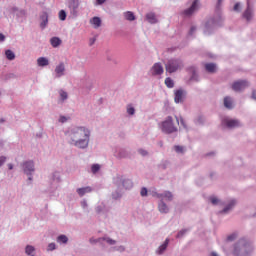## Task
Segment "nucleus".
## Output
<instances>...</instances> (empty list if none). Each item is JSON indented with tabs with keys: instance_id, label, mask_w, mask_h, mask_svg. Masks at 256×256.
<instances>
[{
	"instance_id": "obj_1",
	"label": "nucleus",
	"mask_w": 256,
	"mask_h": 256,
	"mask_svg": "<svg viewBox=\"0 0 256 256\" xmlns=\"http://www.w3.org/2000/svg\"><path fill=\"white\" fill-rule=\"evenodd\" d=\"M91 132L85 127H76L72 130L71 139L74 141L75 147L85 149L89 145V137Z\"/></svg>"
},
{
	"instance_id": "obj_2",
	"label": "nucleus",
	"mask_w": 256,
	"mask_h": 256,
	"mask_svg": "<svg viewBox=\"0 0 256 256\" xmlns=\"http://www.w3.org/2000/svg\"><path fill=\"white\" fill-rule=\"evenodd\" d=\"M234 255L236 256H247L249 253H251V244H249L245 240H240L235 246H234Z\"/></svg>"
},
{
	"instance_id": "obj_3",
	"label": "nucleus",
	"mask_w": 256,
	"mask_h": 256,
	"mask_svg": "<svg viewBox=\"0 0 256 256\" xmlns=\"http://www.w3.org/2000/svg\"><path fill=\"white\" fill-rule=\"evenodd\" d=\"M165 69L168 73H175L183 69V61H181L180 59H170L166 63Z\"/></svg>"
},
{
	"instance_id": "obj_4",
	"label": "nucleus",
	"mask_w": 256,
	"mask_h": 256,
	"mask_svg": "<svg viewBox=\"0 0 256 256\" xmlns=\"http://www.w3.org/2000/svg\"><path fill=\"white\" fill-rule=\"evenodd\" d=\"M162 131L164 133H175L177 127L173 124V117L168 116L165 121L162 122Z\"/></svg>"
},
{
	"instance_id": "obj_5",
	"label": "nucleus",
	"mask_w": 256,
	"mask_h": 256,
	"mask_svg": "<svg viewBox=\"0 0 256 256\" xmlns=\"http://www.w3.org/2000/svg\"><path fill=\"white\" fill-rule=\"evenodd\" d=\"M222 125H225L228 129H235V127H240L241 123L236 119L225 118L222 120Z\"/></svg>"
},
{
	"instance_id": "obj_6",
	"label": "nucleus",
	"mask_w": 256,
	"mask_h": 256,
	"mask_svg": "<svg viewBox=\"0 0 256 256\" xmlns=\"http://www.w3.org/2000/svg\"><path fill=\"white\" fill-rule=\"evenodd\" d=\"M247 87H249V83L245 80L236 81L232 84L233 91H243Z\"/></svg>"
},
{
	"instance_id": "obj_7",
	"label": "nucleus",
	"mask_w": 256,
	"mask_h": 256,
	"mask_svg": "<svg viewBox=\"0 0 256 256\" xmlns=\"http://www.w3.org/2000/svg\"><path fill=\"white\" fill-rule=\"evenodd\" d=\"M23 171L26 175H31L35 171V164L33 161H27L22 164Z\"/></svg>"
},
{
	"instance_id": "obj_8",
	"label": "nucleus",
	"mask_w": 256,
	"mask_h": 256,
	"mask_svg": "<svg viewBox=\"0 0 256 256\" xmlns=\"http://www.w3.org/2000/svg\"><path fill=\"white\" fill-rule=\"evenodd\" d=\"M163 72H164V69L161 63H155L150 70L151 75H154V76L163 75Z\"/></svg>"
},
{
	"instance_id": "obj_9",
	"label": "nucleus",
	"mask_w": 256,
	"mask_h": 256,
	"mask_svg": "<svg viewBox=\"0 0 256 256\" xmlns=\"http://www.w3.org/2000/svg\"><path fill=\"white\" fill-rule=\"evenodd\" d=\"M174 95H175L174 97L175 103H183L185 99V92L183 91V89L176 90Z\"/></svg>"
},
{
	"instance_id": "obj_10",
	"label": "nucleus",
	"mask_w": 256,
	"mask_h": 256,
	"mask_svg": "<svg viewBox=\"0 0 256 256\" xmlns=\"http://www.w3.org/2000/svg\"><path fill=\"white\" fill-rule=\"evenodd\" d=\"M199 8V0H195L191 7L187 10L184 11V15H193V13H195V11H197V9Z\"/></svg>"
},
{
	"instance_id": "obj_11",
	"label": "nucleus",
	"mask_w": 256,
	"mask_h": 256,
	"mask_svg": "<svg viewBox=\"0 0 256 256\" xmlns=\"http://www.w3.org/2000/svg\"><path fill=\"white\" fill-rule=\"evenodd\" d=\"M155 197L158 199H163V197L166 199V201H173V194L169 191H166L164 194L156 193Z\"/></svg>"
},
{
	"instance_id": "obj_12",
	"label": "nucleus",
	"mask_w": 256,
	"mask_h": 256,
	"mask_svg": "<svg viewBox=\"0 0 256 256\" xmlns=\"http://www.w3.org/2000/svg\"><path fill=\"white\" fill-rule=\"evenodd\" d=\"M55 73H56V77H63L65 73V64L60 63L58 66H56Z\"/></svg>"
},
{
	"instance_id": "obj_13",
	"label": "nucleus",
	"mask_w": 256,
	"mask_h": 256,
	"mask_svg": "<svg viewBox=\"0 0 256 256\" xmlns=\"http://www.w3.org/2000/svg\"><path fill=\"white\" fill-rule=\"evenodd\" d=\"M204 67L208 73H217V64L215 63H206Z\"/></svg>"
},
{
	"instance_id": "obj_14",
	"label": "nucleus",
	"mask_w": 256,
	"mask_h": 256,
	"mask_svg": "<svg viewBox=\"0 0 256 256\" xmlns=\"http://www.w3.org/2000/svg\"><path fill=\"white\" fill-rule=\"evenodd\" d=\"M243 17L246 21H251V19L253 18V11L251 10V7L249 5L243 13Z\"/></svg>"
},
{
	"instance_id": "obj_15",
	"label": "nucleus",
	"mask_w": 256,
	"mask_h": 256,
	"mask_svg": "<svg viewBox=\"0 0 256 256\" xmlns=\"http://www.w3.org/2000/svg\"><path fill=\"white\" fill-rule=\"evenodd\" d=\"M92 191L93 189L89 186L77 189V193L80 197H83V195H85L86 193H91Z\"/></svg>"
},
{
	"instance_id": "obj_16",
	"label": "nucleus",
	"mask_w": 256,
	"mask_h": 256,
	"mask_svg": "<svg viewBox=\"0 0 256 256\" xmlns=\"http://www.w3.org/2000/svg\"><path fill=\"white\" fill-rule=\"evenodd\" d=\"M146 20L148 21V23L155 24L157 23V16H155V13L150 12L146 14Z\"/></svg>"
},
{
	"instance_id": "obj_17",
	"label": "nucleus",
	"mask_w": 256,
	"mask_h": 256,
	"mask_svg": "<svg viewBox=\"0 0 256 256\" xmlns=\"http://www.w3.org/2000/svg\"><path fill=\"white\" fill-rule=\"evenodd\" d=\"M91 25L94 26V29H99V27H101V18L99 17H93L90 20Z\"/></svg>"
},
{
	"instance_id": "obj_18",
	"label": "nucleus",
	"mask_w": 256,
	"mask_h": 256,
	"mask_svg": "<svg viewBox=\"0 0 256 256\" xmlns=\"http://www.w3.org/2000/svg\"><path fill=\"white\" fill-rule=\"evenodd\" d=\"M38 67H47L49 65V59L45 57H40L37 59Z\"/></svg>"
},
{
	"instance_id": "obj_19",
	"label": "nucleus",
	"mask_w": 256,
	"mask_h": 256,
	"mask_svg": "<svg viewBox=\"0 0 256 256\" xmlns=\"http://www.w3.org/2000/svg\"><path fill=\"white\" fill-rule=\"evenodd\" d=\"M158 210L160 213H169V207L163 201L158 204Z\"/></svg>"
},
{
	"instance_id": "obj_20",
	"label": "nucleus",
	"mask_w": 256,
	"mask_h": 256,
	"mask_svg": "<svg viewBox=\"0 0 256 256\" xmlns=\"http://www.w3.org/2000/svg\"><path fill=\"white\" fill-rule=\"evenodd\" d=\"M224 106L226 109H233V100L231 97L227 96L224 98Z\"/></svg>"
},
{
	"instance_id": "obj_21",
	"label": "nucleus",
	"mask_w": 256,
	"mask_h": 256,
	"mask_svg": "<svg viewBox=\"0 0 256 256\" xmlns=\"http://www.w3.org/2000/svg\"><path fill=\"white\" fill-rule=\"evenodd\" d=\"M69 7L75 13V11H77V9H79V0H70Z\"/></svg>"
},
{
	"instance_id": "obj_22",
	"label": "nucleus",
	"mask_w": 256,
	"mask_h": 256,
	"mask_svg": "<svg viewBox=\"0 0 256 256\" xmlns=\"http://www.w3.org/2000/svg\"><path fill=\"white\" fill-rule=\"evenodd\" d=\"M50 43L52 47L57 48L59 45H61L62 41L59 39V37H52L50 39Z\"/></svg>"
},
{
	"instance_id": "obj_23",
	"label": "nucleus",
	"mask_w": 256,
	"mask_h": 256,
	"mask_svg": "<svg viewBox=\"0 0 256 256\" xmlns=\"http://www.w3.org/2000/svg\"><path fill=\"white\" fill-rule=\"evenodd\" d=\"M124 17L127 21H135V14L131 11L125 12Z\"/></svg>"
},
{
	"instance_id": "obj_24",
	"label": "nucleus",
	"mask_w": 256,
	"mask_h": 256,
	"mask_svg": "<svg viewBox=\"0 0 256 256\" xmlns=\"http://www.w3.org/2000/svg\"><path fill=\"white\" fill-rule=\"evenodd\" d=\"M169 245V239H166L164 243L158 248V253L161 255L165 249H167V246Z\"/></svg>"
},
{
	"instance_id": "obj_25",
	"label": "nucleus",
	"mask_w": 256,
	"mask_h": 256,
	"mask_svg": "<svg viewBox=\"0 0 256 256\" xmlns=\"http://www.w3.org/2000/svg\"><path fill=\"white\" fill-rule=\"evenodd\" d=\"M165 85L169 89H173V87H175V83L173 82V79H171L170 77L165 79Z\"/></svg>"
},
{
	"instance_id": "obj_26",
	"label": "nucleus",
	"mask_w": 256,
	"mask_h": 256,
	"mask_svg": "<svg viewBox=\"0 0 256 256\" xmlns=\"http://www.w3.org/2000/svg\"><path fill=\"white\" fill-rule=\"evenodd\" d=\"M5 55L9 61H13V59H15V53L11 50H6Z\"/></svg>"
},
{
	"instance_id": "obj_27",
	"label": "nucleus",
	"mask_w": 256,
	"mask_h": 256,
	"mask_svg": "<svg viewBox=\"0 0 256 256\" xmlns=\"http://www.w3.org/2000/svg\"><path fill=\"white\" fill-rule=\"evenodd\" d=\"M35 252V247L31 246V245H27L25 248V253L26 255H32Z\"/></svg>"
},
{
	"instance_id": "obj_28",
	"label": "nucleus",
	"mask_w": 256,
	"mask_h": 256,
	"mask_svg": "<svg viewBox=\"0 0 256 256\" xmlns=\"http://www.w3.org/2000/svg\"><path fill=\"white\" fill-rule=\"evenodd\" d=\"M69 238L66 235H60L57 237V243H67Z\"/></svg>"
},
{
	"instance_id": "obj_29",
	"label": "nucleus",
	"mask_w": 256,
	"mask_h": 256,
	"mask_svg": "<svg viewBox=\"0 0 256 256\" xmlns=\"http://www.w3.org/2000/svg\"><path fill=\"white\" fill-rule=\"evenodd\" d=\"M235 206V200H232L228 206H226L223 209V213H227L229 210L233 209V207Z\"/></svg>"
},
{
	"instance_id": "obj_30",
	"label": "nucleus",
	"mask_w": 256,
	"mask_h": 256,
	"mask_svg": "<svg viewBox=\"0 0 256 256\" xmlns=\"http://www.w3.org/2000/svg\"><path fill=\"white\" fill-rule=\"evenodd\" d=\"M127 113L128 115H135V108L133 107V105L131 104L127 105Z\"/></svg>"
},
{
	"instance_id": "obj_31",
	"label": "nucleus",
	"mask_w": 256,
	"mask_h": 256,
	"mask_svg": "<svg viewBox=\"0 0 256 256\" xmlns=\"http://www.w3.org/2000/svg\"><path fill=\"white\" fill-rule=\"evenodd\" d=\"M59 19L60 21H65L67 19V13L65 12V10H61L59 12Z\"/></svg>"
},
{
	"instance_id": "obj_32",
	"label": "nucleus",
	"mask_w": 256,
	"mask_h": 256,
	"mask_svg": "<svg viewBox=\"0 0 256 256\" xmlns=\"http://www.w3.org/2000/svg\"><path fill=\"white\" fill-rule=\"evenodd\" d=\"M174 151H176V153H185V148L183 146H174Z\"/></svg>"
},
{
	"instance_id": "obj_33",
	"label": "nucleus",
	"mask_w": 256,
	"mask_h": 256,
	"mask_svg": "<svg viewBox=\"0 0 256 256\" xmlns=\"http://www.w3.org/2000/svg\"><path fill=\"white\" fill-rule=\"evenodd\" d=\"M176 121H177L178 125H179V121H180L181 126L184 129H187V124H185V120L183 118L180 117V119H179V118L176 117Z\"/></svg>"
},
{
	"instance_id": "obj_34",
	"label": "nucleus",
	"mask_w": 256,
	"mask_h": 256,
	"mask_svg": "<svg viewBox=\"0 0 256 256\" xmlns=\"http://www.w3.org/2000/svg\"><path fill=\"white\" fill-rule=\"evenodd\" d=\"M99 169H101V166L99 164H94L91 167L92 173H97V171H99Z\"/></svg>"
},
{
	"instance_id": "obj_35",
	"label": "nucleus",
	"mask_w": 256,
	"mask_h": 256,
	"mask_svg": "<svg viewBox=\"0 0 256 256\" xmlns=\"http://www.w3.org/2000/svg\"><path fill=\"white\" fill-rule=\"evenodd\" d=\"M123 185L126 189H131V187H133V182H131V180H127L123 183Z\"/></svg>"
},
{
	"instance_id": "obj_36",
	"label": "nucleus",
	"mask_w": 256,
	"mask_h": 256,
	"mask_svg": "<svg viewBox=\"0 0 256 256\" xmlns=\"http://www.w3.org/2000/svg\"><path fill=\"white\" fill-rule=\"evenodd\" d=\"M103 241H106L109 245H115V240L111 239V238H102Z\"/></svg>"
},
{
	"instance_id": "obj_37",
	"label": "nucleus",
	"mask_w": 256,
	"mask_h": 256,
	"mask_svg": "<svg viewBox=\"0 0 256 256\" xmlns=\"http://www.w3.org/2000/svg\"><path fill=\"white\" fill-rule=\"evenodd\" d=\"M60 97H61L62 101H65V99H67V97H68L67 92L61 90L60 91Z\"/></svg>"
},
{
	"instance_id": "obj_38",
	"label": "nucleus",
	"mask_w": 256,
	"mask_h": 256,
	"mask_svg": "<svg viewBox=\"0 0 256 256\" xmlns=\"http://www.w3.org/2000/svg\"><path fill=\"white\" fill-rule=\"evenodd\" d=\"M141 197H147V188H142L140 191Z\"/></svg>"
},
{
	"instance_id": "obj_39",
	"label": "nucleus",
	"mask_w": 256,
	"mask_h": 256,
	"mask_svg": "<svg viewBox=\"0 0 256 256\" xmlns=\"http://www.w3.org/2000/svg\"><path fill=\"white\" fill-rule=\"evenodd\" d=\"M210 201H211L212 205H217V203H219V199H217V197H211Z\"/></svg>"
},
{
	"instance_id": "obj_40",
	"label": "nucleus",
	"mask_w": 256,
	"mask_h": 256,
	"mask_svg": "<svg viewBox=\"0 0 256 256\" xmlns=\"http://www.w3.org/2000/svg\"><path fill=\"white\" fill-rule=\"evenodd\" d=\"M234 11H236V12H239V11H241V4L240 3H236L235 5H234Z\"/></svg>"
},
{
	"instance_id": "obj_41",
	"label": "nucleus",
	"mask_w": 256,
	"mask_h": 256,
	"mask_svg": "<svg viewBox=\"0 0 256 256\" xmlns=\"http://www.w3.org/2000/svg\"><path fill=\"white\" fill-rule=\"evenodd\" d=\"M237 238V234H232L230 236L227 237L228 241H234Z\"/></svg>"
},
{
	"instance_id": "obj_42",
	"label": "nucleus",
	"mask_w": 256,
	"mask_h": 256,
	"mask_svg": "<svg viewBox=\"0 0 256 256\" xmlns=\"http://www.w3.org/2000/svg\"><path fill=\"white\" fill-rule=\"evenodd\" d=\"M48 251H55V243H50L48 245Z\"/></svg>"
},
{
	"instance_id": "obj_43",
	"label": "nucleus",
	"mask_w": 256,
	"mask_h": 256,
	"mask_svg": "<svg viewBox=\"0 0 256 256\" xmlns=\"http://www.w3.org/2000/svg\"><path fill=\"white\" fill-rule=\"evenodd\" d=\"M5 161H7V158L5 156H1L0 157V167L3 165V163H5Z\"/></svg>"
},
{
	"instance_id": "obj_44",
	"label": "nucleus",
	"mask_w": 256,
	"mask_h": 256,
	"mask_svg": "<svg viewBox=\"0 0 256 256\" xmlns=\"http://www.w3.org/2000/svg\"><path fill=\"white\" fill-rule=\"evenodd\" d=\"M107 0H96V5H103Z\"/></svg>"
},
{
	"instance_id": "obj_45",
	"label": "nucleus",
	"mask_w": 256,
	"mask_h": 256,
	"mask_svg": "<svg viewBox=\"0 0 256 256\" xmlns=\"http://www.w3.org/2000/svg\"><path fill=\"white\" fill-rule=\"evenodd\" d=\"M185 233H186V230H181V231L178 233L177 237H183V235H185Z\"/></svg>"
},
{
	"instance_id": "obj_46",
	"label": "nucleus",
	"mask_w": 256,
	"mask_h": 256,
	"mask_svg": "<svg viewBox=\"0 0 256 256\" xmlns=\"http://www.w3.org/2000/svg\"><path fill=\"white\" fill-rule=\"evenodd\" d=\"M60 123H65L67 121V118L65 116L60 117L59 119Z\"/></svg>"
},
{
	"instance_id": "obj_47",
	"label": "nucleus",
	"mask_w": 256,
	"mask_h": 256,
	"mask_svg": "<svg viewBox=\"0 0 256 256\" xmlns=\"http://www.w3.org/2000/svg\"><path fill=\"white\" fill-rule=\"evenodd\" d=\"M140 155H143V157H145V155H147V151L140 149L139 150Z\"/></svg>"
},
{
	"instance_id": "obj_48",
	"label": "nucleus",
	"mask_w": 256,
	"mask_h": 256,
	"mask_svg": "<svg viewBox=\"0 0 256 256\" xmlns=\"http://www.w3.org/2000/svg\"><path fill=\"white\" fill-rule=\"evenodd\" d=\"M97 241H101V238H99L98 240H94L93 238L90 239V243H97Z\"/></svg>"
},
{
	"instance_id": "obj_49",
	"label": "nucleus",
	"mask_w": 256,
	"mask_h": 256,
	"mask_svg": "<svg viewBox=\"0 0 256 256\" xmlns=\"http://www.w3.org/2000/svg\"><path fill=\"white\" fill-rule=\"evenodd\" d=\"M0 41H5V35H3L2 33H0Z\"/></svg>"
},
{
	"instance_id": "obj_50",
	"label": "nucleus",
	"mask_w": 256,
	"mask_h": 256,
	"mask_svg": "<svg viewBox=\"0 0 256 256\" xmlns=\"http://www.w3.org/2000/svg\"><path fill=\"white\" fill-rule=\"evenodd\" d=\"M195 27H192L191 29H190V35H193V33H195Z\"/></svg>"
},
{
	"instance_id": "obj_51",
	"label": "nucleus",
	"mask_w": 256,
	"mask_h": 256,
	"mask_svg": "<svg viewBox=\"0 0 256 256\" xmlns=\"http://www.w3.org/2000/svg\"><path fill=\"white\" fill-rule=\"evenodd\" d=\"M45 25H47V19L44 21V23L41 24V27L45 28Z\"/></svg>"
},
{
	"instance_id": "obj_52",
	"label": "nucleus",
	"mask_w": 256,
	"mask_h": 256,
	"mask_svg": "<svg viewBox=\"0 0 256 256\" xmlns=\"http://www.w3.org/2000/svg\"><path fill=\"white\" fill-rule=\"evenodd\" d=\"M252 97H253V99L256 100V91H254V92L252 93Z\"/></svg>"
},
{
	"instance_id": "obj_53",
	"label": "nucleus",
	"mask_w": 256,
	"mask_h": 256,
	"mask_svg": "<svg viewBox=\"0 0 256 256\" xmlns=\"http://www.w3.org/2000/svg\"><path fill=\"white\" fill-rule=\"evenodd\" d=\"M97 213H101V207L96 208Z\"/></svg>"
},
{
	"instance_id": "obj_54",
	"label": "nucleus",
	"mask_w": 256,
	"mask_h": 256,
	"mask_svg": "<svg viewBox=\"0 0 256 256\" xmlns=\"http://www.w3.org/2000/svg\"><path fill=\"white\" fill-rule=\"evenodd\" d=\"M93 43H95V38H93L92 40H90V45H93Z\"/></svg>"
},
{
	"instance_id": "obj_55",
	"label": "nucleus",
	"mask_w": 256,
	"mask_h": 256,
	"mask_svg": "<svg viewBox=\"0 0 256 256\" xmlns=\"http://www.w3.org/2000/svg\"><path fill=\"white\" fill-rule=\"evenodd\" d=\"M8 168L11 170L13 169V164H8Z\"/></svg>"
},
{
	"instance_id": "obj_56",
	"label": "nucleus",
	"mask_w": 256,
	"mask_h": 256,
	"mask_svg": "<svg viewBox=\"0 0 256 256\" xmlns=\"http://www.w3.org/2000/svg\"><path fill=\"white\" fill-rule=\"evenodd\" d=\"M82 206L86 207L87 206V202H82Z\"/></svg>"
},
{
	"instance_id": "obj_57",
	"label": "nucleus",
	"mask_w": 256,
	"mask_h": 256,
	"mask_svg": "<svg viewBox=\"0 0 256 256\" xmlns=\"http://www.w3.org/2000/svg\"><path fill=\"white\" fill-rule=\"evenodd\" d=\"M12 11L15 13V11H17V8H12Z\"/></svg>"
},
{
	"instance_id": "obj_58",
	"label": "nucleus",
	"mask_w": 256,
	"mask_h": 256,
	"mask_svg": "<svg viewBox=\"0 0 256 256\" xmlns=\"http://www.w3.org/2000/svg\"><path fill=\"white\" fill-rule=\"evenodd\" d=\"M192 79H195V73L193 74Z\"/></svg>"
},
{
	"instance_id": "obj_59",
	"label": "nucleus",
	"mask_w": 256,
	"mask_h": 256,
	"mask_svg": "<svg viewBox=\"0 0 256 256\" xmlns=\"http://www.w3.org/2000/svg\"><path fill=\"white\" fill-rule=\"evenodd\" d=\"M218 3L221 4V0H218Z\"/></svg>"
},
{
	"instance_id": "obj_60",
	"label": "nucleus",
	"mask_w": 256,
	"mask_h": 256,
	"mask_svg": "<svg viewBox=\"0 0 256 256\" xmlns=\"http://www.w3.org/2000/svg\"><path fill=\"white\" fill-rule=\"evenodd\" d=\"M121 249H122V251H124V250H125V248H124V247H122Z\"/></svg>"
},
{
	"instance_id": "obj_61",
	"label": "nucleus",
	"mask_w": 256,
	"mask_h": 256,
	"mask_svg": "<svg viewBox=\"0 0 256 256\" xmlns=\"http://www.w3.org/2000/svg\"><path fill=\"white\" fill-rule=\"evenodd\" d=\"M29 180L31 181V177H29Z\"/></svg>"
}]
</instances>
